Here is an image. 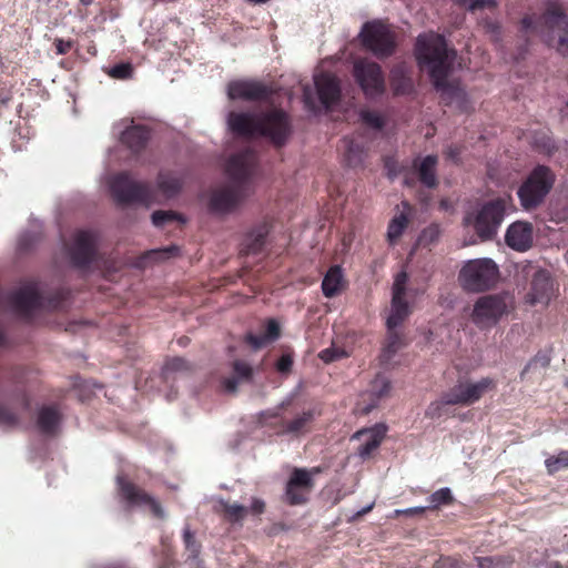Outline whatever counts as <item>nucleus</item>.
<instances>
[{"mask_svg":"<svg viewBox=\"0 0 568 568\" xmlns=\"http://www.w3.org/2000/svg\"><path fill=\"white\" fill-rule=\"evenodd\" d=\"M293 364L292 357L290 355H283L276 363V368L281 373H286L291 369Z\"/></svg>","mask_w":568,"mask_h":568,"instance_id":"nucleus-51","label":"nucleus"},{"mask_svg":"<svg viewBox=\"0 0 568 568\" xmlns=\"http://www.w3.org/2000/svg\"><path fill=\"white\" fill-rule=\"evenodd\" d=\"M295 397V394L292 393L288 396H286L276 407L280 408V412L285 409L286 407L291 406Z\"/></svg>","mask_w":568,"mask_h":568,"instance_id":"nucleus-55","label":"nucleus"},{"mask_svg":"<svg viewBox=\"0 0 568 568\" xmlns=\"http://www.w3.org/2000/svg\"><path fill=\"white\" fill-rule=\"evenodd\" d=\"M402 206L403 211L396 214L388 224L387 240L390 244L395 243L402 236L408 225L410 206L407 202H402Z\"/></svg>","mask_w":568,"mask_h":568,"instance_id":"nucleus-29","label":"nucleus"},{"mask_svg":"<svg viewBox=\"0 0 568 568\" xmlns=\"http://www.w3.org/2000/svg\"><path fill=\"white\" fill-rule=\"evenodd\" d=\"M18 424V416L7 406L0 404V426L12 427Z\"/></svg>","mask_w":568,"mask_h":568,"instance_id":"nucleus-45","label":"nucleus"},{"mask_svg":"<svg viewBox=\"0 0 568 568\" xmlns=\"http://www.w3.org/2000/svg\"><path fill=\"white\" fill-rule=\"evenodd\" d=\"M317 415L315 409H308L303 412L301 415L296 416L294 419L288 422L283 429L284 434H298L301 433L306 425H308Z\"/></svg>","mask_w":568,"mask_h":568,"instance_id":"nucleus-34","label":"nucleus"},{"mask_svg":"<svg viewBox=\"0 0 568 568\" xmlns=\"http://www.w3.org/2000/svg\"><path fill=\"white\" fill-rule=\"evenodd\" d=\"M505 241L509 247L525 252L532 245V226L528 222H515L507 229Z\"/></svg>","mask_w":568,"mask_h":568,"instance_id":"nucleus-19","label":"nucleus"},{"mask_svg":"<svg viewBox=\"0 0 568 568\" xmlns=\"http://www.w3.org/2000/svg\"><path fill=\"white\" fill-rule=\"evenodd\" d=\"M557 287L547 270L535 271L530 281V288L526 294V303L530 305L547 306L556 296Z\"/></svg>","mask_w":568,"mask_h":568,"instance_id":"nucleus-13","label":"nucleus"},{"mask_svg":"<svg viewBox=\"0 0 568 568\" xmlns=\"http://www.w3.org/2000/svg\"><path fill=\"white\" fill-rule=\"evenodd\" d=\"M133 68L130 63H120L112 67L109 71L110 77L125 80L132 77Z\"/></svg>","mask_w":568,"mask_h":568,"instance_id":"nucleus-44","label":"nucleus"},{"mask_svg":"<svg viewBox=\"0 0 568 568\" xmlns=\"http://www.w3.org/2000/svg\"><path fill=\"white\" fill-rule=\"evenodd\" d=\"M373 507H374V503L363 507L362 509L357 510L356 516H363V515L367 514L368 511H371L373 509Z\"/></svg>","mask_w":568,"mask_h":568,"instance_id":"nucleus-59","label":"nucleus"},{"mask_svg":"<svg viewBox=\"0 0 568 568\" xmlns=\"http://www.w3.org/2000/svg\"><path fill=\"white\" fill-rule=\"evenodd\" d=\"M498 266L491 258L467 261L459 272L462 286L469 292L489 290L498 278Z\"/></svg>","mask_w":568,"mask_h":568,"instance_id":"nucleus-6","label":"nucleus"},{"mask_svg":"<svg viewBox=\"0 0 568 568\" xmlns=\"http://www.w3.org/2000/svg\"><path fill=\"white\" fill-rule=\"evenodd\" d=\"M7 345V338L3 334V332L0 329V351L4 348Z\"/></svg>","mask_w":568,"mask_h":568,"instance_id":"nucleus-61","label":"nucleus"},{"mask_svg":"<svg viewBox=\"0 0 568 568\" xmlns=\"http://www.w3.org/2000/svg\"><path fill=\"white\" fill-rule=\"evenodd\" d=\"M387 427L384 424H376L371 428H364L356 432L352 438L362 440L363 443L358 447V456L367 458L371 454L381 445Z\"/></svg>","mask_w":568,"mask_h":568,"instance_id":"nucleus-20","label":"nucleus"},{"mask_svg":"<svg viewBox=\"0 0 568 568\" xmlns=\"http://www.w3.org/2000/svg\"><path fill=\"white\" fill-rule=\"evenodd\" d=\"M354 77L367 98L374 99L385 91V79L381 67L368 60H358L354 63Z\"/></svg>","mask_w":568,"mask_h":568,"instance_id":"nucleus-10","label":"nucleus"},{"mask_svg":"<svg viewBox=\"0 0 568 568\" xmlns=\"http://www.w3.org/2000/svg\"><path fill=\"white\" fill-rule=\"evenodd\" d=\"M305 490H306L305 488L293 489V494L294 495H305L304 494Z\"/></svg>","mask_w":568,"mask_h":568,"instance_id":"nucleus-62","label":"nucleus"},{"mask_svg":"<svg viewBox=\"0 0 568 568\" xmlns=\"http://www.w3.org/2000/svg\"><path fill=\"white\" fill-rule=\"evenodd\" d=\"M554 183L555 174L548 166H536L517 192L523 209H536L550 192Z\"/></svg>","mask_w":568,"mask_h":568,"instance_id":"nucleus-5","label":"nucleus"},{"mask_svg":"<svg viewBox=\"0 0 568 568\" xmlns=\"http://www.w3.org/2000/svg\"><path fill=\"white\" fill-rule=\"evenodd\" d=\"M478 568H497L499 561L494 557H477Z\"/></svg>","mask_w":568,"mask_h":568,"instance_id":"nucleus-50","label":"nucleus"},{"mask_svg":"<svg viewBox=\"0 0 568 568\" xmlns=\"http://www.w3.org/2000/svg\"><path fill=\"white\" fill-rule=\"evenodd\" d=\"M93 0H80V2L84 6H89L92 3Z\"/></svg>","mask_w":568,"mask_h":568,"instance_id":"nucleus-63","label":"nucleus"},{"mask_svg":"<svg viewBox=\"0 0 568 568\" xmlns=\"http://www.w3.org/2000/svg\"><path fill=\"white\" fill-rule=\"evenodd\" d=\"M545 464L550 474L568 467V450L560 452L558 455L547 458Z\"/></svg>","mask_w":568,"mask_h":568,"instance_id":"nucleus-38","label":"nucleus"},{"mask_svg":"<svg viewBox=\"0 0 568 568\" xmlns=\"http://www.w3.org/2000/svg\"><path fill=\"white\" fill-rule=\"evenodd\" d=\"M344 144L347 164L353 168L361 165L364 161L363 148L353 140H344Z\"/></svg>","mask_w":568,"mask_h":568,"instance_id":"nucleus-35","label":"nucleus"},{"mask_svg":"<svg viewBox=\"0 0 568 568\" xmlns=\"http://www.w3.org/2000/svg\"><path fill=\"white\" fill-rule=\"evenodd\" d=\"M255 162L254 153L246 149L230 158L226 172L234 185L219 186L211 191L209 209L215 214H226L234 211L241 200L246 195L244 185L237 183L244 181L251 173Z\"/></svg>","mask_w":568,"mask_h":568,"instance_id":"nucleus-2","label":"nucleus"},{"mask_svg":"<svg viewBox=\"0 0 568 568\" xmlns=\"http://www.w3.org/2000/svg\"><path fill=\"white\" fill-rule=\"evenodd\" d=\"M182 185L183 180L175 172H160L158 175L156 187L165 199L175 196L182 189Z\"/></svg>","mask_w":568,"mask_h":568,"instance_id":"nucleus-26","label":"nucleus"},{"mask_svg":"<svg viewBox=\"0 0 568 568\" xmlns=\"http://www.w3.org/2000/svg\"><path fill=\"white\" fill-rule=\"evenodd\" d=\"M303 98H304L305 104L308 108H313V101H312L311 92H310V90L307 88L304 89Z\"/></svg>","mask_w":568,"mask_h":568,"instance_id":"nucleus-58","label":"nucleus"},{"mask_svg":"<svg viewBox=\"0 0 568 568\" xmlns=\"http://www.w3.org/2000/svg\"><path fill=\"white\" fill-rule=\"evenodd\" d=\"M110 191L118 203H143L150 205L153 203L151 189L144 184L130 179L128 173H120L112 176L109 181Z\"/></svg>","mask_w":568,"mask_h":568,"instance_id":"nucleus-8","label":"nucleus"},{"mask_svg":"<svg viewBox=\"0 0 568 568\" xmlns=\"http://www.w3.org/2000/svg\"><path fill=\"white\" fill-rule=\"evenodd\" d=\"M264 507H265V504L262 499H258V498H254L252 500V504L250 506V510L253 513V514H261L263 513L264 510Z\"/></svg>","mask_w":568,"mask_h":568,"instance_id":"nucleus-53","label":"nucleus"},{"mask_svg":"<svg viewBox=\"0 0 568 568\" xmlns=\"http://www.w3.org/2000/svg\"><path fill=\"white\" fill-rule=\"evenodd\" d=\"M280 336V326L275 320H270L266 325V331L263 335H253L248 334L246 336V342L251 345L253 349H260L264 347L267 343H271L277 339Z\"/></svg>","mask_w":568,"mask_h":568,"instance_id":"nucleus-31","label":"nucleus"},{"mask_svg":"<svg viewBox=\"0 0 568 568\" xmlns=\"http://www.w3.org/2000/svg\"><path fill=\"white\" fill-rule=\"evenodd\" d=\"M280 415H281V412H280V408H277V407H274V408H271V409H267V410L261 413V416L265 417V418H276Z\"/></svg>","mask_w":568,"mask_h":568,"instance_id":"nucleus-56","label":"nucleus"},{"mask_svg":"<svg viewBox=\"0 0 568 568\" xmlns=\"http://www.w3.org/2000/svg\"><path fill=\"white\" fill-rule=\"evenodd\" d=\"M222 510L226 514L230 520L239 521L242 520L247 514V508L240 504H229L224 499L217 500Z\"/></svg>","mask_w":568,"mask_h":568,"instance_id":"nucleus-36","label":"nucleus"},{"mask_svg":"<svg viewBox=\"0 0 568 568\" xmlns=\"http://www.w3.org/2000/svg\"><path fill=\"white\" fill-rule=\"evenodd\" d=\"M186 368H187V363L185 359H183L181 357L171 358L164 365L165 373L180 372V371H184Z\"/></svg>","mask_w":568,"mask_h":568,"instance_id":"nucleus-48","label":"nucleus"},{"mask_svg":"<svg viewBox=\"0 0 568 568\" xmlns=\"http://www.w3.org/2000/svg\"><path fill=\"white\" fill-rule=\"evenodd\" d=\"M312 486V476L305 469H295L287 483L285 496L290 504L298 505L306 500L305 495H294L293 489L305 488L310 489Z\"/></svg>","mask_w":568,"mask_h":568,"instance_id":"nucleus-22","label":"nucleus"},{"mask_svg":"<svg viewBox=\"0 0 568 568\" xmlns=\"http://www.w3.org/2000/svg\"><path fill=\"white\" fill-rule=\"evenodd\" d=\"M460 4L465 6L468 10L475 11L480 9H493L496 7L495 0H457Z\"/></svg>","mask_w":568,"mask_h":568,"instance_id":"nucleus-46","label":"nucleus"},{"mask_svg":"<svg viewBox=\"0 0 568 568\" xmlns=\"http://www.w3.org/2000/svg\"><path fill=\"white\" fill-rule=\"evenodd\" d=\"M450 405L446 402L445 393L439 400L432 402L425 410V415L432 419L439 418L444 415L445 408Z\"/></svg>","mask_w":568,"mask_h":568,"instance_id":"nucleus-40","label":"nucleus"},{"mask_svg":"<svg viewBox=\"0 0 568 568\" xmlns=\"http://www.w3.org/2000/svg\"><path fill=\"white\" fill-rule=\"evenodd\" d=\"M436 165L437 158L435 155H427L417 166L419 181L427 187H435L437 185Z\"/></svg>","mask_w":568,"mask_h":568,"instance_id":"nucleus-30","label":"nucleus"},{"mask_svg":"<svg viewBox=\"0 0 568 568\" xmlns=\"http://www.w3.org/2000/svg\"><path fill=\"white\" fill-rule=\"evenodd\" d=\"M230 129L240 135L268 138L275 144H282L291 132L288 118L281 110L263 114L235 113L227 116Z\"/></svg>","mask_w":568,"mask_h":568,"instance_id":"nucleus-3","label":"nucleus"},{"mask_svg":"<svg viewBox=\"0 0 568 568\" xmlns=\"http://www.w3.org/2000/svg\"><path fill=\"white\" fill-rule=\"evenodd\" d=\"M390 87L396 95L409 94L413 91V81L405 65H397L392 70Z\"/></svg>","mask_w":568,"mask_h":568,"instance_id":"nucleus-27","label":"nucleus"},{"mask_svg":"<svg viewBox=\"0 0 568 568\" xmlns=\"http://www.w3.org/2000/svg\"><path fill=\"white\" fill-rule=\"evenodd\" d=\"M314 83L318 99L326 109L337 102L341 94V85L335 75L324 72L315 74Z\"/></svg>","mask_w":568,"mask_h":568,"instance_id":"nucleus-18","label":"nucleus"},{"mask_svg":"<svg viewBox=\"0 0 568 568\" xmlns=\"http://www.w3.org/2000/svg\"><path fill=\"white\" fill-rule=\"evenodd\" d=\"M511 206L509 195L488 201L480 205L474 213L464 217V223L473 226L477 235L483 240L493 239L501 225L507 210Z\"/></svg>","mask_w":568,"mask_h":568,"instance_id":"nucleus-4","label":"nucleus"},{"mask_svg":"<svg viewBox=\"0 0 568 568\" xmlns=\"http://www.w3.org/2000/svg\"><path fill=\"white\" fill-rule=\"evenodd\" d=\"M318 356L323 362L331 363L346 357L347 353L343 348L332 345L331 347L323 349Z\"/></svg>","mask_w":568,"mask_h":568,"instance_id":"nucleus-43","label":"nucleus"},{"mask_svg":"<svg viewBox=\"0 0 568 568\" xmlns=\"http://www.w3.org/2000/svg\"><path fill=\"white\" fill-rule=\"evenodd\" d=\"M366 49L376 57H387L395 49V37L390 29L381 21H371L363 26L359 33Z\"/></svg>","mask_w":568,"mask_h":568,"instance_id":"nucleus-9","label":"nucleus"},{"mask_svg":"<svg viewBox=\"0 0 568 568\" xmlns=\"http://www.w3.org/2000/svg\"><path fill=\"white\" fill-rule=\"evenodd\" d=\"M510 300L503 295H486L479 297L473 307L470 318L479 329H488L508 314Z\"/></svg>","mask_w":568,"mask_h":568,"instance_id":"nucleus-7","label":"nucleus"},{"mask_svg":"<svg viewBox=\"0 0 568 568\" xmlns=\"http://www.w3.org/2000/svg\"><path fill=\"white\" fill-rule=\"evenodd\" d=\"M150 138L148 129L140 124H132L121 132V142L131 151L139 152L145 146Z\"/></svg>","mask_w":568,"mask_h":568,"instance_id":"nucleus-23","label":"nucleus"},{"mask_svg":"<svg viewBox=\"0 0 568 568\" xmlns=\"http://www.w3.org/2000/svg\"><path fill=\"white\" fill-rule=\"evenodd\" d=\"M253 369L251 365L242 361H235L233 364V376L224 378L223 388L227 393H235L242 383L251 381Z\"/></svg>","mask_w":568,"mask_h":568,"instance_id":"nucleus-25","label":"nucleus"},{"mask_svg":"<svg viewBox=\"0 0 568 568\" xmlns=\"http://www.w3.org/2000/svg\"><path fill=\"white\" fill-rule=\"evenodd\" d=\"M40 292L36 283L20 286L9 296L12 310L22 316L31 315L40 306Z\"/></svg>","mask_w":568,"mask_h":568,"instance_id":"nucleus-14","label":"nucleus"},{"mask_svg":"<svg viewBox=\"0 0 568 568\" xmlns=\"http://www.w3.org/2000/svg\"><path fill=\"white\" fill-rule=\"evenodd\" d=\"M531 364H532V363H529V364L525 367V369H524V372H523V373H526V372L529 369V367H530V365H531Z\"/></svg>","mask_w":568,"mask_h":568,"instance_id":"nucleus-64","label":"nucleus"},{"mask_svg":"<svg viewBox=\"0 0 568 568\" xmlns=\"http://www.w3.org/2000/svg\"><path fill=\"white\" fill-rule=\"evenodd\" d=\"M544 23L551 30H559L562 33L558 37L557 51L568 57V38L566 30L568 28V18L560 8L554 7L542 16Z\"/></svg>","mask_w":568,"mask_h":568,"instance_id":"nucleus-21","label":"nucleus"},{"mask_svg":"<svg viewBox=\"0 0 568 568\" xmlns=\"http://www.w3.org/2000/svg\"><path fill=\"white\" fill-rule=\"evenodd\" d=\"M521 23L526 30L532 28V20L530 18H524Z\"/></svg>","mask_w":568,"mask_h":568,"instance_id":"nucleus-60","label":"nucleus"},{"mask_svg":"<svg viewBox=\"0 0 568 568\" xmlns=\"http://www.w3.org/2000/svg\"><path fill=\"white\" fill-rule=\"evenodd\" d=\"M270 89L257 81H233L227 85V95L231 100L257 101L270 95Z\"/></svg>","mask_w":568,"mask_h":568,"instance_id":"nucleus-17","label":"nucleus"},{"mask_svg":"<svg viewBox=\"0 0 568 568\" xmlns=\"http://www.w3.org/2000/svg\"><path fill=\"white\" fill-rule=\"evenodd\" d=\"M270 227L266 223L254 226L244 237L242 246L246 254L260 253L266 242Z\"/></svg>","mask_w":568,"mask_h":568,"instance_id":"nucleus-24","label":"nucleus"},{"mask_svg":"<svg viewBox=\"0 0 568 568\" xmlns=\"http://www.w3.org/2000/svg\"><path fill=\"white\" fill-rule=\"evenodd\" d=\"M97 236L91 231H78L69 250L71 261L77 266L91 263L95 254Z\"/></svg>","mask_w":568,"mask_h":568,"instance_id":"nucleus-15","label":"nucleus"},{"mask_svg":"<svg viewBox=\"0 0 568 568\" xmlns=\"http://www.w3.org/2000/svg\"><path fill=\"white\" fill-rule=\"evenodd\" d=\"M495 387L494 379L489 377L477 382H462L445 393L446 402L462 406H469L479 400L484 394Z\"/></svg>","mask_w":568,"mask_h":568,"instance_id":"nucleus-11","label":"nucleus"},{"mask_svg":"<svg viewBox=\"0 0 568 568\" xmlns=\"http://www.w3.org/2000/svg\"><path fill=\"white\" fill-rule=\"evenodd\" d=\"M428 506H425L427 508L436 509L440 506L448 505L453 501V495L452 490L448 487L440 488L436 491H434L428 497Z\"/></svg>","mask_w":568,"mask_h":568,"instance_id":"nucleus-37","label":"nucleus"},{"mask_svg":"<svg viewBox=\"0 0 568 568\" xmlns=\"http://www.w3.org/2000/svg\"><path fill=\"white\" fill-rule=\"evenodd\" d=\"M179 254L176 245H170L163 248L151 250L146 253L145 260L163 261Z\"/></svg>","mask_w":568,"mask_h":568,"instance_id":"nucleus-39","label":"nucleus"},{"mask_svg":"<svg viewBox=\"0 0 568 568\" xmlns=\"http://www.w3.org/2000/svg\"><path fill=\"white\" fill-rule=\"evenodd\" d=\"M361 119L365 124L369 125L373 129L378 130L383 126V119L376 112L362 111Z\"/></svg>","mask_w":568,"mask_h":568,"instance_id":"nucleus-47","label":"nucleus"},{"mask_svg":"<svg viewBox=\"0 0 568 568\" xmlns=\"http://www.w3.org/2000/svg\"><path fill=\"white\" fill-rule=\"evenodd\" d=\"M174 220H179L180 222L184 223V220L172 211H155L152 214V223L155 226H162L165 223Z\"/></svg>","mask_w":568,"mask_h":568,"instance_id":"nucleus-42","label":"nucleus"},{"mask_svg":"<svg viewBox=\"0 0 568 568\" xmlns=\"http://www.w3.org/2000/svg\"><path fill=\"white\" fill-rule=\"evenodd\" d=\"M116 484L122 498L129 506H148L154 516L159 518L164 517V510L161 505L151 496L142 493L134 485L126 481L123 476L116 477Z\"/></svg>","mask_w":568,"mask_h":568,"instance_id":"nucleus-16","label":"nucleus"},{"mask_svg":"<svg viewBox=\"0 0 568 568\" xmlns=\"http://www.w3.org/2000/svg\"><path fill=\"white\" fill-rule=\"evenodd\" d=\"M343 285V272L339 266L331 267L325 274L322 282V291L324 296H335Z\"/></svg>","mask_w":568,"mask_h":568,"instance_id":"nucleus-32","label":"nucleus"},{"mask_svg":"<svg viewBox=\"0 0 568 568\" xmlns=\"http://www.w3.org/2000/svg\"><path fill=\"white\" fill-rule=\"evenodd\" d=\"M404 346V342L399 333L395 329H388L386 343L383 347L381 358L384 363H388L393 356Z\"/></svg>","mask_w":568,"mask_h":568,"instance_id":"nucleus-33","label":"nucleus"},{"mask_svg":"<svg viewBox=\"0 0 568 568\" xmlns=\"http://www.w3.org/2000/svg\"><path fill=\"white\" fill-rule=\"evenodd\" d=\"M389 388V382L384 377H379L374 382L372 386V393L377 395L378 397H382L388 393Z\"/></svg>","mask_w":568,"mask_h":568,"instance_id":"nucleus-49","label":"nucleus"},{"mask_svg":"<svg viewBox=\"0 0 568 568\" xmlns=\"http://www.w3.org/2000/svg\"><path fill=\"white\" fill-rule=\"evenodd\" d=\"M55 47H57V52L59 54H64L71 48V42H64L63 40H57Z\"/></svg>","mask_w":568,"mask_h":568,"instance_id":"nucleus-54","label":"nucleus"},{"mask_svg":"<svg viewBox=\"0 0 568 568\" xmlns=\"http://www.w3.org/2000/svg\"><path fill=\"white\" fill-rule=\"evenodd\" d=\"M446 154L452 161L456 162L459 156V149L456 146H449L446 151Z\"/></svg>","mask_w":568,"mask_h":568,"instance_id":"nucleus-57","label":"nucleus"},{"mask_svg":"<svg viewBox=\"0 0 568 568\" xmlns=\"http://www.w3.org/2000/svg\"><path fill=\"white\" fill-rule=\"evenodd\" d=\"M61 422V415L54 406H43L39 409L37 424L42 433L53 434Z\"/></svg>","mask_w":568,"mask_h":568,"instance_id":"nucleus-28","label":"nucleus"},{"mask_svg":"<svg viewBox=\"0 0 568 568\" xmlns=\"http://www.w3.org/2000/svg\"><path fill=\"white\" fill-rule=\"evenodd\" d=\"M416 59L419 67L428 72L446 104L464 103L466 93L456 81L448 80L454 70L456 51L447 47L443 36L433 32L420 34L416 42Z\"/></svg>","mask_w":568,"mask_h":568,"instance_id":"nucleus-1","label":"nucleus"},{"mask_svg":"<svg viewBox=\"0 0 568 568\" xmlns=\"http://www.w3.org/2000/svg\"><path fill=\"white\" fill-rule=\"evenodd\" d=\"M426 510V507L418 506V507H410L406 509H395L394 510V517H397L399 515H419L423 514Z\"/></svg>","mask_w":568,"mask_h":568,"instance_id":"nucleus-52","label":"nucleus"},{"mask_svg":"<svg viewBox=\"0 0 568 568\" xmlns=\"http://www.w3.org/2000/svg\"><path fill=\"white\" fill-rule=\"evenodd\" d=\"M408 275L405 271L399 272L393 283V298L390 313L387 317V329L397 328L409 314V306L405 301L406 284Z\"/></svg>","mask_w":568,"mask_h":568,"instance_id":"nucleus-12","label":"nucleus"},{"mask_svg":"<svg viewBox=\"0 0 568 568\" xmlns=\"http://www.w3.org/2000/svg\"><path fill=\"white\" fill-rule=\"evenodd\" d=\"M183 541L190 557L196 558L200 552V546L189 526H185L183 529Z\"/></svg>","mask_w":568,"mask_h":568,"instance_id":"nucleus-41","label":"nucleus"}]
</instances>
